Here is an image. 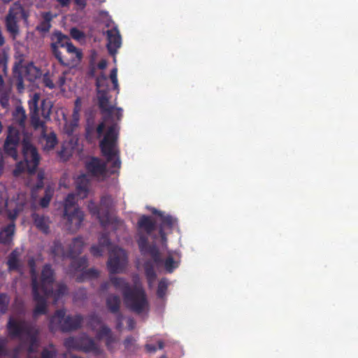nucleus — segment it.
Wrapping results in <instances>:
<instances>
[{
  "label": "nucleus",
  "mask_w": 358,
  "mask_h": 358,
  "mask_svg": "<svg viewBox=\"0 0 358 358\" xmlns=\"http://www.w3.org/2000/svg\"><path fill=\"white\" fill-rule=\"evenodd\" d=\"M83 320L80 314L66 315L64 309L57 310L50 319L49 329L52 332L57 330L62 332L76 331L82 327Z\"/></svg>",
  "instance_id": "nucleus-6"
},
{
  "label": "nucleus",
  "mask_w": 358,
  "mask_h": 358,
  "mask_svg": "<svg viewBox=\"0 0 358 358\" xmlns=\"http://www.w3.org/2000/svg\"><path fill=\"white\" fill-rule=\"evenodd\" d=\"M116 315V319H117V322H122L123 320V315L120 313V311L119 310V312L115 314Z\"/></svg>",
  "instance_id": "nucleus-60"
},
{
  "label": "nucleus",
  "mask_w": 358,
  "mask_h": 358,
  "mask_svg": "<svg viewBox=\"0 0 358 358\" xmlns=\"http://www.w3.org/2000/svg\"><path fill=\"white\" fill-rule=\"evenodd\" d=\"M32 219L36 228L43 233L48 234L50 231L49 217L44 215H40L37 213L32 214Z\"/></svg>",
  "instance_id": "nucleus-22"
},
{
  "label": "nucleus",
  "mask_w": 358,
  "mask_h": 358,
  "mask_svg": "<svg viewBox=\"0 0 358 358\" xmlns=\"http://www.w3.org/2000/svg\"><path fill=\"white\" fill-rule=\"evenodd\" d=\"M17 77V87L19 90L24 88V82H23V76L20 71L17 72L16 75Z\"/></svg>",
  "instance_id": "nucleus-47"
},
{
  "label": "nucleus",
  "mask_w": 358,
  "mask_h": 358,
  "mask_svg": "<svg viewBox=\"0 0 358 358\" xmlns=\"http://www.w3.org/2000/svg\"><path fill=\"white\" fill-rule=\"evenodd\" d=\"M50 253L54 257H67L68 251L66 252L59 241H55L50 248Z\"/></svg>",
  "instance_id": "nucleus-29"
},
{
  "label": "nucleus",
  "mask_w": 358,
  "mask_h": 358,
  "mask_svg": "<svg viewBox=\"0 0 358 358\" xmlns=\"http://www.w3.org/2000/svg\"><path fill=\"white\" fill-rule=\"evenodd\" d=\"M94 128L88 126L85 129V138L87 141H92L93 138Z\"/></svg>",
  "instance_id": "nucleus-49"
},
{
  "label": "nucleus",
  "mask_w": 358,
  "mask_h": 358,
  "mask_svg": "<svg viewBox=\"0 0 358 358\" xmlns=\"http://www.w3.org/2000/svg\"><path fill=\"white\" fill-rule=\"evenodd\" d=\"M6 329L10 337L18 338L22 345H28L29 353L36 351L38 346L39 331L36 327L24 320H17L10 317L6 324Z\"/></svg>",
  "instance_id": "nucleus-4"
},
{
  "label": "nucleus",
  "mask_w": 358,
  "mask_h": 358,
  "mask_svg": "<svg viewBox=\"0 0 358 358\" xmlns=\"http://www.w3.org/2000/svg\"><path fill=\"white\" fill-rule=\"evenodd\" d=\"M112 199L110 196L101 197L99 206L94 203L89 205V210L91 214L96 215L103 227H106L111 222L110 208Z\"/></svg>",
  "instance_id": "nucleus-13"
},
{
  "label": "nucleus",
  "mask_w": 358,
  "mask_h": 358,
  "mask_svg": "<svg viewBox=\"0 0 358 358\" xmlns=\"http://www.w3.org/2000/svg\"><path fill=\"white\" fill-rule=\"evenodd\" d=\"M6 353V350L5 347L3 345L0 344V357L5 355Z\"/></svg>",
  "instance_id": "nucleus-62"
},
{
  "label": "nucleus",
  "mask_w": 358,
  "mask_h": 358,
  "mask_svg": "<svg viewBox=\"0 0 358 358\" xmlns=\"http://www.w3.org/2000/svg\"><path fill=\"white\" fill-rule=\"evenodd\" d=\"M53 192H54V190H53V189L51 187L48 186L45 188V194L41 199V200L39 201V204H40V206L42 208H47L49 206L50 202V201L52 199V197L53 196Z\"/></svg>",
  "instance_id": "nucleus-33"
},
{
  "label": "nucleus",
  "mask_w": 358,
  "mask_h": 358,
  "mask_svg": "<svg viewBox=\"0 0 358 358\" xmlns=\"http://www.w3.org/2000/svg\"><path fill=\"white\" fill-rule=\"evenodd\" d=\"M146 350L149 352H155L157 351V347L154 344H146L145 345Z\"/></svg>",
  "instance_id": "nucleus-51"
},
{
  "label": "nucleus",
  "mask_w": 358,
  "mask_h": 358,
  "mask_svg": "<svg viewBox=\"0 0 358 358\" xmlns=\"http://www.w3.org/2000/svg\"><path fill=\"white\" fill-rule=\"evenodd\" d=\"M110 78L113 85V89L117 91V93H119V85L117 80V69L114 68L111 70L110 73Z\"/></svg>",
  "instance_id": "nucleus-40"
},
{
  "label": "nucleus",
  "mask_w": 358,
  "mask_h": 358,
  "mask_svg": "<svg viewBox=\"0 0 358 358\" xmlns=\"http://www.w3.org/2000/svg\"><path fill=\"white\" fill-rule=\"evenodd\" d=\"M169 287V281L166 278H162L159 283L157 289V296L159 299H163L166 294Z\"/></svg>",
  "instance_id": "nucleus-34"
},
{
  "label": "nucleus",
  "mask_w": 358,
  "mask_h": 358,
  "mask_svg": "<svg viewBox=\"0 0 358 358\" xmlns=\"http://www.w3.org/2000/svg\"><path fill=\"white\" fill-rule=\"evenodd\" d=\"M0 104L4 108H7L9 105V96L6 92L1 91L0 93Z\"/></svg>",
  "instance_id": "nucleus-44"
},
{
  "label": "nucleus",
  "mask_w": 358,
  "mask_h": 358,
  "mask_svg": "<svg viewBox=\"0 0 358 358\" xmlns=\"http://www.w3.org/2000/svg\"><path fill=\"white\" fill-rule=\"evenodd\" d=\"M71 36L77 41H80L85 38V34L76 27H73L70 30Z\"/></svg>",
  "instance_id": "nucleus-42"
},
{
  "label": "nucleus",
  "mask_w": 358,
  "mask_h": 358,
  "mask_svg": "<svg viewBox=\"0 0 358 358\" xmlns=\"http://www.w3.org/2000/svg\"><path fill=\"white\" fill-rule=\"evenodd\" d=\"M103 248L100 245H92L90 248V252L92 255L94 257H101L103 252Z\"/></svg>",
  "instance_id": "nucleus-45"
},
{
  "label": "nucleus",
  "mask_w": 358,
  "mask_h": 358,
  "mask_svg": "<svg viewBox=\"0 0 358 358\" xmlns=\"http://www.w3.org/2000/svg\"><path fill=\"white\" fill-rule=\"evenodd\" d=\"M19 252L14 250L8 256L7 264L9 271H18L20 267V262L18 259Z\"/></svg>",
  "instance_id": "nucleus-30"
},
{
  "label": "nucleus",
  "mask_w": 358,
  "mask_h": 358,
  "mask_svg": "<svg viewBox=\"0 0 358 358\" xmlns=\"http://www.w3.org/2000/svg\"><path fill=\"white\" fill-rule=\"evenodd\" d=\"M107 34V48L108 52L114 55L122 44V38L119 30L117 27H113L106 31Z\"/></svg>",
  "instance_id": "nucleus-17"
},
{
  "label": "nucleus",
  "mask_w": 358,
  "mask_h": 358,
  "mask_svg": "<svg viewBox=\"0 0 358 358\" xmlns=\"http://www.w3.org/2000/svg\"><path fill=\"white\" fill-rule=\"evenodd\" d=\"M28 266L29 267V273L31 281V294L36 299L38 298V285H37V272L36 269L35 259L31 257L28 260Z\"/></svg>",
  "instance_id": "nucleus-20"
},
{
  "label": "nucleus",
  "mask_w": 358,
  "mask_h": 358,
  "mask_svg": "<svg viewBox=\"0 0 358 358\" xmlns=\"http://www.w3.org/2000/svg\"><path fill=\"white\" fill-rule=\"evenodd\" d=\"M152 214L159 216L161 219V223L159 229L163 228V229L165 230V229H171L173 228L174 220L171 215H165L164 213L157 210L156 208H153L152 210Z\"/></svg>",
  "instance_id": "nucleus-25"
},
{
  "label": "nucleus",
  "mask_w": 358,
  "mask_h": 358,
  "mask_svg": "<svg viewBox=\"0 0 358 358\" xmlns=\"http://www.w3.org/2000/svg\"><path fill=\"white\" fill-rule=\"evenodd\" d=\"M159 234L161 237L162 244L163 245H166V242H167V238H166V234L165 231L163 229V228L159 229Z\"/></svg>",
  "instance_id": "nucleus-50"
},
{
  "label": "nucleus",
  "mask_w": 358,
  "mask_h": 358,
  "mask_svg": "<svg viewBox=\"0 0 358 358\" xmlns=\"http://www.w3.org/2000/svg\"><path fill=\"white\" fill-rule=\"evenodd\" d=\"M84 242L81 237H77L73 239L69 245L67 257H75L79 255L83 249Z\"/></svg>",
  "instance_id": "nucleus-23"
},
{
  "label": "nucleus",
  "mask_w": 358,
  "mask_h": 358,
  "mask_svg": "<svg viewBox=\"0 0 358 358\" xmlns=\"http://www.w3.org/2000/svg\"><path fill=\"white\" fill-rule=\"evenodd\" d=\"M156 229V222L148 215H142L138 220L137 244L143 255H149L156 264L162 262L159 248L155 244L148 243V236Z\"/></svg>",
  "instance_id": "nucleus-5"
},
{
  "label": "nucleus",
  "mask_w": 358,
  "mask_h": 358,
  "mask_svg": "<svg viewBox=\"0 0 358 358\" xmlns=\"http://www.w3.org/2000/svg\"><path fill=\"white\" fill-rule=\"evenodd\" d=\"M102 324L101 317L95 312L91 313L87 316V326L92 330L95 331L96 327Z\"/></svg>",
  "instance_id": "nucleus-31"
},
{
  "label": "nucleus",
  "mask_w": 358,
  "mask_h": 358,
  "mask_svg": "<svg viewBox=\"0 0 358 358\" xmlns=\"http://www.w3.org/2000/svg\"><path fill=\"white\" fill-rule=\"evenodd\" d=\"M110 281L116 289L121 290L124 303L131 311L138 315L148 312L149 301L141 285L131 287L124 278L114 276L110 278Z\"/></svg>",
  "instance_id": "nucleus-2"
},
{
  "label": "nucleus",
  "mask_w": 358,
  "mask_h": 358,
  "mask_svg": "<svg viewBox=\"0 0 358 358\" xmlns=\"http://www.w3.org/2000/svg\"><path fill=\"white\" fill-rule=\"evenodd\" d=\"M70 257L72 259L70 266L68 268V273L69 274H73L78 271H83L88 265L87 259L85 257L80 258Z\"/></svg>",
  "instance_id": "nucleus-21"
},
{
  "label": "nucleus",
  "mask_w": 358,
  "mask_h": 358,
  "mask_svg": "<svg viewBox=\"0 0 358 358\" xmlns=\"http://www.w3.org/2000/svg\"><path fill=\"white\" fill-rule=\"evenodd\" d=\"M99 69H104L107 66V61L106 59H101L97 64Z\"/></svg>",
  "instance_id": "nucleus-55"
},
{
  "label": "nucleus",
  "mask_w": 358,
  "mask_h": 358,
  "mask_svg": "<svg viewBox=\"0 0 358 358\" xmlns=\"http://www.w3.org/2000/svg\"><path fill=\"white\" fill-rule=\"evenodd\" d=\"M13 118L15 123L17 124L22 129L25 127L27 115L23 107H16L15 110L13 113Z\"/></svg>",
  "instance_id": "nucleus-28"
},
{
  "label": "nucleus",
  "mask_w": 358,
  "mask_h": 358,
  "mask_svg": "<svg viewBox=\"0 0 358 358\" xmlns=\"http://www.w3.org/2000/svg\"><path fill=\"white\" fill-rule=\"evenodd\" d=\"M15 226L14 223H10L0 231V243L9 244L13 239L15 233Z\"/></svg>",
  "instance_id": "nucleus-24"
},
{
  "label": "nucleus",
  "mask_w": 358,
  "mask_h": 358,
  "mask_svg": "<svg viewBox=\"0 0 358 358\" xmlns=\"http://www.w3.org/2000/svg\"><path fill=\"white\" fill-rule=\"evenodd\" d=\"M19 71H20L22 74L24 73V77L30 82L34 81L39 76V69H37L33 63L23 66L22 60L15 62L13 66L14 75H16Z\"/></svg>",
  "instance_id": "nucleus-16"
},
{
  "label": "nucleus",
  "mask_w": 358,
  "mask_h": 358,
  "mask_svg": "<svg viewBox=\"0 0 358 358\" xmlns=\"http://www.w3.org/2000/svg\"><path fill=\"white\" fill-rule=\"evenodd\" d=\"M111 333L112 331L108 326L106 324H101L100 329L96 332V338L98 340H102L103 338H106Z\"/></svg>",
  "instance_id": "nucleus-38"
},
{
  "label": "nucleus",
  "mask_w": 358,
  "mask_h": 358,
  "mask_svg": "<svg viewBox=\"0 0 358 358\" xmlns=\"http://www.w3.org/2000/svg\"><path fill=\"white\" fill-rule=\"evenodd\" d=\"M7 62L8 57L7 55L4 52H0V69H1L2 72L4 74L7 73Z\"/></svg>",
  "instance_id": "nucleus-43"
},
{
  "label": "nucleus",
  "mask_w": 358,
  "mask_h": 358,
  "mask_svg": "<svg viewBox=\"0 0 358 358\" xmlns=\"http://www.w3.org/2000/svg\"><path fill=\"white\" fill-rule=\"evenodd\" d=\"M39 99V95L38 94H34L31 99L28 102L30 120L31 125L34 129H43L42 136L45 140L44 149L50 150L53 149L57 145V138L55 132H50L48 134H45V123L40 120L39 117V108L38 107Z\"/></svg>",
  "instance_id": "nucleus-8"
},
{
  "label": "nucleus",
  "mask_w": 358,
  "mask_h": 358,
  "mask_svg": "<svg viewBox=\"0 0 358 358\" xmlns=\"http://www.w3.org/2000/svg\"><path fill=\"white\" fill-rule=\"evenodd\" d=\"M10 303V297L6 293L0 294V313L5 314L8 309Z\"/></svg>",
  "instance_id": "nucleus-37"
},
{
  "label": "nucleus",
  "mask_w": 358,
  "mask_h": 358,
  "mask_svg": "<svg viewBox=\"0 0 358 358\" xmlns=\"http://www.w3.org/2000/svg\"><path fill=\"white\" fill-rule=\"evenodd\" d=\"M22 155L24 160L17 164L13 170V175L16 177L27 171L29 174L36 172L40 162V156L37 149L27 138H24L22 143Z\"/></svg>",
  "instance_id": "nucleus-7"
},
{
  "label": "nucleus",
  "mask_w": 358,
  "mask_h": 358,
  "mask_svg": "<svg viewBox=\"0 0 358 358\" xmlns=\"http://www.w3.org/2000/svg\"><path fill=\"white\" fill-rule=\"evenodd\" d=\"M75 3L84 8L87 5L86 0H75Z\"/></svg>",
  "instance_id": "nucleus-58"
},
{
  "label": "nucleus",
  "mask_w": 358,
  "mask_h": 358,
  "mask_svg": "<svg viewBox=\"0 0 358 358\" xmlns=\"http://www.w3.org/2000/svg\"><path fill=\"white\" fill-rule=\"evenodd\" d=\"M80 99L79 98H78L75 101V108H74L73 115H75V113H78V111L80 110Z\"/></svg>",
  "instance_id": "nucleus-56"
},
{
  "label": "nucleus",
  "mask_w": 358,
  "mask_h": 358,
  "mask_svg": "<svg viewBox=\"0 0 358 358\" xmlns=\"http://www.w3.org/2000/svg\"><path fill=\"white\" fill-rule=\"evenodd\" d=\"M80 337H73L70 336L67 338H66L64 341V346L69 349H73V350H78L79 345H80Z\"/></svg>",
  "instance_id": "nucleus-35"
},
{
  "label": "nucleus",
  "mask_w": 358,
  "mask_h": 358,
  "mask_svg": "<svg viewBox=\"0 0 358 358\" xmlns=\"http://www.w3.org/2000/svg\"><path fill=\"white\" fill-rule=\"evenodd\" d=\"M20 142V132L14 126L8 127L7 135L3 144L4 153L13 159L17 160L18 157L17 148Z\"/></svg>",
  "instance_id": "nucleus-15"
},
{
  "label": "nucleus",
  "mask_w": 358,
  "mask_h": 358,
  "mask_svg": "<svg viewBox=\"0 0 358 358\" xmlns=\"http://www.w3.org/2000/svg\"><path fill=\"white\" fill-rule=\"evenodd\" d=\"M64 217L66 220L69 230L71 232L76 231L84 220V213L78 207L73 194H69L65 198Z\"/></svg>",
  "instance_id": "nucleus-10"
},
{
  "label": "nucleus",
  "mask_w": 358,
  "mask_h": 358,
  "mask_svg": "<svg viewBox=\"0 0 358 358\" xmlns=\"http://www.w3.org/2000/svg\"><path fill=\"white\" fill-rule=\"evenodd\" d=\"M110 287V282H103L101 286H100V289L101 292H106L108 288Z\"/></svg>",
  "instance_id": "nucleus-54"
},
{
  "label": "nucleus",
  "mask_w": 358,
  "mask_h": 358,
  "mask_svg": "<svg viewBox=\"0 0 358 358\" xmlns=\"http://www.w3.org/2000/svg\"><path fill=\"white\" fill-rule=\"evenodd\" d=\"M78 350H82L85 352H92L95 355H100L103 352V350L95 343L94 339L87 335L80 336Z\"/></svg>",
  "instance_id": "nucleus-18"
},
{
  "label": "nucleus",
  "mask_w": 358,
  "mask_h": 358,
  "mask_svg": "<svg viewBox=\"0 0 358 358\" xmlns=\"http://www.w3.org/2000/svg\"><path fill=\"white\" fill-rule=\"evenodd\" d=\"M99 245L103 248H110L111 246V241L108 234H102L99 238Z\"/></svg>",
  "instance_id": "nucleus-39"
},
{
  "label": "nucleus",
  "mask_w": 358,
  "mask_h": 358,
  "mask_svg": "<svg viewBox=\"0 0 358 358\" xmlns=\"http://www.w3.org/2000/svg\"><path fill=\"white\" fill-rule=\"evenodd\" d=\"M29 13L20 3H15L8 10L5 18L6 30L10 35L15 38L20 33L18 22L20 19L27 22Z\"/></svg>",
  "instance_id": "nucleus-11"
},
{
  "label": "nucleus",
  "mask_w": 358,
  "mask_h": 358,
  "mask_svg": "<svg viewBox=\"0 0 358 358\" xmlns=\"http://www.w3.org/2000/svg\"><path fill=\"white\" fill-rule=\"evenodd\" d=\"M90 180L85 175L80 176L76 180V193L81 199H85L89 193Z\"/></svg>",
  "instance_id": "nucleus-19"
},
{
  "label": "nucleus",
  "mask_w": 358,
  "mask_h": 358,
  "mask_svg": "<svg viewBox=\"0 0 358 358\" xmlns=\"http://www.w3.org/2000/svg\"><path fill=\"white\" fill-rule=\"evenodd\" d=\"M62 7H67L69 6L71 0H57Z\"/></svg>",
  "instance_id": "nucleus-57"
},
{
  "label": "nucleus",
  "mask_w": 358,
  "mask_h": 358,
  "mask_svg": "<svg viewBox=\"0 0 358 358\" xmlns=\"http://www.w3.org/2000/svg\"><path fill=\"white\" fill-rule=\"evenodd\" d=\"M96 87L99 108L103 115V121L96 128V138L103 136L106 123H110L103 138L99 143L101 154L106 157V162L98 157H93L85 164L87 172L93 177L104 179L109 172L114 174L121 167L118 138L120 127L118 123L123 116L122 108L110 103L108 80L107 76L101 73L96 78Z\"/></svg>",
  "instance_id": "nucleus-1"
},
{
  "label": "nucleus",
  "mask_w": 358,
  "mask_h": 358,
  "mask_svg": "<svg viewBox=\"0 0 358 358\" xmlns=\"http://www.w3.org/2000/svg\"><path fill=\"white\" fill-rule=\"evenodd\" d=\"M68 292V287L64 283H59L57 288L54 291L53 293L50 296L54 298V301L57 302L60 298L66 295Z\"/></svg>",
  "instance_id": "nucleus-32"
},
{
  "label": "nucleus",
  "mask_w": 358,
  "mask_h": 358,
  "mask_svg": "<svg viewBox=\"0 0 358 358\" xmlns=\"http://www.w3.org/2000/svg\"><path fill=\"white\" fill-rule=\"evenodd\" d=\"M127 262V252L122 248L115 246L111 248L109 253V258L107 266L111 274L122 271Z\"/></svg>",
  "instance_id": "nucleus-14"
},
{
  "label": "nucleus",
  "mask_w": 358,
  "mask_h": 358,
  "mask_svg": "<svg viewBox=\"0 0 358 358\" xmlns=\"http://www.w3.org/2000/svg\"><path fill=\"white\" fill-rule=\"evenodd\" d=\"M43 83L44 86L48 87L50 90L55 88V84L48 73H45L43 75Z\"/></svg>",
  "instance_id": "nucleus-46"
},
{
  "label": "nucleus",
  "mask_w": 358,
  "mask_h": 358,
  "mask_svg": "<svg viewBox=\"0 0 358 358\" xmlns=\"http://www.w3.org/2000/svg\"><path fill=\"white\" fill-rule=\"evenodd\" d=\"M106 345L108 350H112L111 345L115 342V338L113 335V333H111L110 335H108L106 338Z\"/></svg>",
  "instance_id": "nucleus-48"
},
{
  "label": "nucleus",
  "mask_w": 358,
  "mask_h": 358,
  "mask_svg": "<svg viewBox=\"0 0 358 358\" xmlns=\"http://www.w3.org/2000/svg\"><path fill=\"white\" fill-rule=\"evenodd\" d=\"M157 345H158V347L157 348H158L159 350H162L164 347V342L162 341H159L157 342Z\"/></svg>",
  "instance_id": "nucleus-63"
},
{
  "label": "nucleus",
  "mask_w": 358,
  "mask_h": 358,
  "mask_svg": "<svg viewBox=\"0 0 358 358\" xmlns=\"http://www.w3.org/2000/svg\"><path fill=\"white\" fill-rule=\"evenodd\" d=\"M136 322L133 318H129L127 320V327L129 330L134 329L135 327Z\"/></svg>",
  "instance_id": "nucleus-53"
},
{
  "label": "nucleus",
  "mask_w": 358,
  "mask_h": 358,
  "mask_svg": "<svg viewBox=\"0 0 358 358\" xmlns=\"http://www.w3.org/2000/svg\"><path fill=\"white\" fill-rule=\"evenodd\" d=\"M122 322H117V329H120L122 328Z\"/></svg>",
  "instance_id": "nucleus-64"
},
{
  "label": "nucleus",
  "mask_w": 358,
  "mask_h": 358,
  "mask_svg": "<svg viewBox=\"0 0 358 358\" xmlns=\"http://www.w3.org/2000/svg\"><path fill=\"white\" fill-rule=\"evenodd\" d=\"M43 180H37L36 184L35 185V189L38 190L43 187Z\"/></svg>",
  "instance_id": "nucleus-59"
},
{
  "label": "nucleus",
  "mask_w": 358,
  "mask_h": 358,
  "mask_svg": "<svg viewBox=\"0 0 358 358\" xmlns=\"http://www.w3.org/2000/svg\"><path fill=\"white\" fill-rule=\"evenodd\" d=\"M52 43L50 45L52 55L62 66H67L69 64L68 59H65L59 50V48H66V52L75 55L78 59H81L82 52L71 42L70 38L61 31H55L52 36Z\"/></svg>",
  "instance_id": "nucleus-9"
},
{
  "label": "nucleus",
  "mask_w": 358,
  "mask_h": 358,
  "mask_svg": "<svg viewBox=\"0 0 358 358\" xmlns=\"http://www.w3.org/2000/svg\"><path fill=\"white\" fill-rule=\"evenodd\" d=\"M55 271L50 264L43 266L40 280L37 278L38 298L36 299L32 295L36 306L33 310V317L36 318L38 315H45L48 312V299L53 293V284L55 282Z\"/></svg>",
  "instance_id": "nucleus-3"
},
{
  "label": "nucleus",
  "mask_w": 358,
  "mask_h": 358,
  "mask_svg": "<svg viewBox=\"0 0 358 358\" xmlns=\"http://www.w3.org/2000/svg\"><path fill=\"white\" fill-rule=\"evenodd\" d=\"M41 15L43 20L36 27V29L43 33L48 32L51 28V21L53 19V15L50 11L44 12Z\"/></svg>",
  "instance_id": "nucleus-27"
},
{
  "label": "nucleus",
  "mask_w": 358,
  "mask_h": 358,
  "mask_svg": "<svg viewBox=\"0 0 358 358\" xmlns=\"http://www.w3.org/2000/svg\"><path fill=\"white\" fill-rule=\"evenodd\" d=\"M108 310L113 314H116L120 310L121 301L120 296L115 294H110L106 300Z\"/></svg>",
  "instance_id": "nucleus-26"
},
{
  "label": "nucleus",
  "mask_w": 358,
  "mask_h": 358,
  "mask_svg": "<svg viewBox=\"0 0 358 358\" xmlns=\"http://www.w3.org/2000/svg\"><path fill=\"white\" fill-rule=\"evenodd\" d=\"M134 339L132 336L127 337L124 341V345L126 348H129V346L134 342Z\"/></svg>",
  "instance_id": "nucleus-52"
},
{
  "label": "nucleus",
  "mask_w": 358,
  "mask_h": 358,
  "mask_svg": "<svg viewBox=\"0 0 358 358\" xmlns=\"http://www.w3.org/2000/svg\"><path fill=\"white\" fill-rule=\"evenodd\" d=\"M99 275V272L98 270L95 268H90L85 271H84L81 275L78 276L76 279L78 282H83L85 279L90 278H97Z\"/></svg>",
  "instance_id": "nucleus-36"
},
{
  "label": "nucleus",
  "mask_w": 358,
  "mask_h": 358,
  "mask_svg": "<svg viewBox=\"0 0 358 358\" xmlns=\"http://www.w3.org/2000/svg\"><path fill=\"white\" fill-rule=\"evenodd\" d=\"M44 172L43 171H39L37 175L38 180H44Z\"/></svg>",
  "instance_id": "nucleus-61"
},
{
  "label": "nucleus",
  "mask_w": 358,
  "mask_h": 358,
  "mask_svg": "<svg viewBox=\"0 0 358 358\" xmlns=\"http://www.w3.org/2000/svg\"><path fill=\"white\" fill-rule=\"evenodd\" d=\"M162 260L163 259H162ZM162 263H164L166 271L168 273H172L179 266L180 262L174 260L173 257L171 255L167 257L164 262L162 261L159 264H156L152 259V260H147L145 262L143 267L145 271V275L146 277L149 288H152L153 287L157 278V273L155 270L154 264L156 265H159Z\"/></svg>",
  "instance_id": "nucleus-12"
},
{
  "label": "nucleus",
  "mask_w": 358,
  "mask_h": 358,
  "mask_svg": "<svg viewBox=\"0 0 358 358\" xmlns=\"http://www.w3.org/2000/svg\"><path fill=\"white\" fill-rule=\"evenodd\" d=\"M52 349L50 350L44 348L41 352V358H55L57 355V350L54 348L53 345H50Z\"/></svg>",
  "instance_id": "nucleus-41"
}]
</instances>
